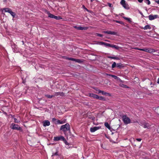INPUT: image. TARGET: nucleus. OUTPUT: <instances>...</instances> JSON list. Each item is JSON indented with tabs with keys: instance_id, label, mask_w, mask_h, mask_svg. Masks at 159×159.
<instances>
[{
	"instance_id": "obj_7",
	"label": "nucleus",
	"mask_w": 159,
	"mask_h": 159,
	"mask_svg": "<svg viewBox=\"0 0 159 159\" xmlns=\"http://www.w3.org/2000/svg\"><path fill=\"white\" fill-rule=\"evenodd\" d=\"M149 19L150 20H153L157 18L158 17V16L157 15H150L148 16Z\"/></svg>"
},
{
	"instance_id": "obj_9",
	"label": "nucleus",
	"mask_w": 159,
	"mask_h": 159,
	"mask_svg": "<svg viewBox=\"0 0 159 159\" xmlns=\"http://www.w3.org/2000/svg\"><path fill=\"white\" fill-rule=\"evenodd\" d=\"M101 128V126L94 127H91L90 129V131L93 133L95 132L96 130L100 129Z\"/></svg>"
},
{
	"instance_id": "obj_40",
	"label": "nucleus",
	"mask_w": 159,
	"mask_h": 159,
	"mask_svg": "<svg viewBox=\"0 0 159 159\" xmlns=\"http://www.w3.org/2000/svg\"><path fill=\"white\" fill-rule=\"evenodd\" d=\"M57 155H58V152H56L54 153H53L52 154V156H57Z\"/></svg>"
},
{
	"instance_id": "obj_50",
	"label": "nucleus",
	"mask_w": 159,
	"mask_h": 159,
	"mask_svg": "<svg viewBox=\"0 0 159 159\" xmlns=\"http://www.w3.org/2000/svg\"><path fill=\"white\" fill-rule=\"evenodd\" d=\"M22 42L23 43V44H24V41H22Z\"/></svg>"
},
{
	"instance_id": "obj_46",
	"label": "nucleus",
	"mask_w": 159,
	"mask_h": 159,
	"mask_svg": "<svg viewBox=\"0 0 159 159\" xmlns=\"http://www.w3.org/2000/svg\"><path fill=\"white\" fill-rule=\"evenodd\" d=\"M156 2H157V4H159V0H158L157 1H156Z\"/></svg>"
},
{
	"instance_id": "obj_49",
	"label": "nucleus",
	"mask_w": 159,
	"mask_h": 159,
	"mask_svg": "<svg viewBox=\"0 0 159 159\" xmlns=\"http://www.w3.org/2000/svg\"><path fill=\"white\" fill-rule=\"evenodd\" d=\"M94 119H95V118L94 117H92V119L93 120H94Z\"/></svg>"
},
{
	"instance_id": "obj_4",
	"label": "nucleus",
	"mask_w": 159,
	"mask_h": 159,
	"mask_svg": "<svg viewBox=\"0 0 159 159\" xmlns=\"http://www.w3.org/2000/svg\"><path fill=\"white\" fill-rule=\"evenodd\" d=\"M10 128L13 129H15L22 131V128L19 125L15 124L14 123H12L11 124Z\"/></svg>"
},
{
	"instance_id": "obj_16",
	"label": "nucleus",
	"mask_w": 159,
	"mask_h": 159,
	"mask_svg": "<svg viewBox=\"0 0 159 159\" xmlns=\"http://www.w3.org/2000/svg\"><path fill=\"white\" fill-rule=\"evenodd\" d=\"M64 95V93L63 92H55V94L54 96H63Z\"/></svg>"
},
{
	"instance_id": "obj_14",
	"label": "nucleus",
	"mask_w": 159,
	"mask_h": 159,
	"mask_svg": "<svg viewBox=\"0 0 159 159\" xmlns=\"http://www.w3.org/2000/svg\"><path fill=\"white\" fill-rule=\"evenodd\" d=\"M89 97H92L94 98L97 99L98 95L93 93H90L89 94Z\"/></svg>"
},
{
	"instance_id": "obj_37",
	"label": "nucleus",
	"mask_w": 159,
	"mask_h": 159,
	"mask_svg": "<svg viewBox=\"0 0 159 159\" xmlns=\"http://www.w3.org/2000/svg\"><path fill=\"white\" fill-rule=\"evenodd\" d=\"M66 59L72 61H74L75 60V59L72 58H70V57H66Z\"/></svg>"
},
{
	"instance_id": "obj_27",
	"label": "nucleus",
	"mask_w": 159,
	"mask_h": 159,
	"mask_svg": "<svg viewBox=\"0 0 159 159\" xmlns=\"http://www.w3.org/2000/svg\"><path fill=\"white\" fill-rule=\"evenodd\" d=\"M74 61L78 63H81L83 62V61L80 59H75Z\"/></svg>"
},
{
	"instance_id": "obj_23",
	"label": "nucleus",
	"mask_w": 159,
	"mask_h": 159,
	"mask_svg": "<svg viewBox=\"0 0 159 159\" xmlns=\"http://www.w3.org/2000/svg\"><path fill=\"white\" fill-rule=\"evenodd\" d=\"M143 127L145 128H148L149 127H150V125L148 123L145 124L143 125Z\"/></svg>"
},
{
	"instance_id": "obj_44",
	"label": "nucleus",
	"mask_w": 159,
	"mask_h": 159,
	"mask_svg": "<svg viewBox=\"0 0 159 159\" xmlns=\"http://www.w3.org/2000/svg\"><path fill=\"white\" fill-rule=\"evenodd\" d=\"M138 1L140 3L142 2L143 1V0H138Z\"/></svg>"
},
{
	"instance_id": "obj_13",
	"label": "nucleus",
	"mask_w": 159,
	"mask_h": 159,
	"mask_svg": "<svg viewBox=\"0 0 159 159\" xmlns=\"http://www.w3.org/2000/svg\"><path fill=\"white\" fill-rule=\"evenodd\" d=\"M66 122V120H58L57 121V124H63Z\"/></svg>"
},
{
	"instance_id": "obj_28",
	"label": "nucleus",
	"mask_w": 159,
	"mask_h": 159,
	"mask_svg": "<svg viewBox=\"0 0 159 159\" xmlns=\"http://www.w3.org/2000/svg\"><path fill=\"white\" fill-rule=\"evenodd\" d=\"M58 120H57L55 118H52V121L54 122V123L55 124H57V121Z\"/></svg>"
},
{
	"instance_id": "obj_17",
	"label": "nucleus",
	"mask_w": 159,
	"mask_h": 159,
	"mask_svg": "<svg viewBox=\"0 0 159 159\" xmlns=\"http://www.w3.org/2000/svg\"><path fill=\"white\" fill-rule=\"evenodd\" d=\"M98 92L99 93H101L103 95H106L107 94L108 95H109L110 94L104 91H101L100 90H98Z\"/></svg>"
},
{
	"instance_id": "obj_25",
	"label": "nucleus",
	"mask_w": 159,
	"mask_h": 159,
	"mask_svg": "<svg viewBox=\"0 0 159 159\" xmlns=\"http://www.w3.org/2000/svg\"><path fill=\"white\" fill-rule=\"evenodd\" d=\"M116 66L117 68H120L123 67L121 63L117 64Z\"/></svg>"
},
{
	"instance_id": "obj_34",
	"label": "nucleus",
	"mask_w": 159,
	"mask_h": 159,
	"mask_svg": "<svg viewBox=\"0 0 159 159\" xmlns=\"http://www.w3.org/2000/svg\"><path fill=\"white\" fill-rule=\"evenodd\" d=\"M117 64L115 62H114L111 66V67L112 68H114L116 66Z\"/></svg>"
},
{
	"instance_id": "obj_36",
	"label": "nucleus",
	"mask_w": 159,
	"mask_h": 159,
	"mask_svg": "<svg viewBox=\"0 0 159 159\" xmlns=\"http://www.w3.org/2000/svg\"><path fill=\"white\" fill-rule=\"evenodd\" d=\"M120 85L121 87H124V88H128L127 86L126 85H125L124 84H120Z\"/></svg>"
},
{
	"instance_id": "obj_2",
	"label": "nucleus",
	"mask_w": 159,
	"mask_h": 159,
	"mask_svg": "<svg viewBox=\"0 0 159 159\" xmlns=\"http://www.w3.org/2000/svg\"><path fill=\"white\" fill-rule=\"evenodd\" d=\"M60 129L64 133L67 131H70V125L69 124L67 123L64 125H61V127Z\"/></svg>"
},
{
	"instance_id": "obj_15",
	"label": "nucleus",
	"mask_w": 159,
	"mask_h": 159,
	"mask_svg": "<svg viewBox=\"0 0 159 159\" xmlns=\"http://www.w3.org/2000/svg\"><path fill=\"white\" fill-rule=\"evenodd\" d=\"M47 13L48 14L49 17L54 19L55 15L51 14L48 11H47Z\"/></svg>"
},
{
	"instance_id": "obj_48",
	"label": "nucleus",
	"mask_w": 159,
	"mask_h": 159,
	"mask_svg": "<svg viewBox=\"0 0 159 159\" xmlns=\"http://www.w3.org/2000/svg\"><path fill=\"white\" fill-rule=\"evenodd\" d=\"M25 78L24 77H22V79L23 80H25Z\"/></svg>"
},
{
	"instance_id": "obj_47",
	"label": "nucleus",
	"mask_w": 159,
	"mask_h": 159,
	"mask_svg": "<svg viewBox=\"0 0 159 159\" xmlns=\"http://www.w3.org/2000/svg\"><path fill=\"white\" fill-rule=\"evenodd\" d=\"M7 0H3L4 2H6Z\"/></svg>"
},
{
	"instance_id": "obj_42",
	"label": "nucleus",
	"mask_w": 159,
	"mask_h": 159,
	"mask_svg": "<svg viewBox=\"0 0 159 159\" xmlns=\"http://www.w3.org/2000/svg\"><path fill=\"white\" fill-rule=\"evenodd\" d=\"M136 140L138 142H140L141 140L142 139L140 138H138L136 139Z\"/></svg>"
},
{
	"instance_id": "obj_10",
	"label": "nucleus",
	"mask_w": 159,
	"mask_h": 159,
	"mask_svg": "<svg viewBox=\"0 0 159 159\" xmlns=\"http://www.w3.org/2000/svg\"><path fill=\"white\" fill-rule=\"evenodd\" d=\"M103 33L107 34H111L113 35H116L117 33L113 32V31H104L103 32Z\"/></svg>"
},
{
	"instance_id": "obj_45",
	"label": "nucleus",
	"mask_w": 159,
	"mask_h": 159,
	"mask_svg": "<svg viewBox=\"0 0 159 159\" xmlns=\"http://www.w3.org/2000/svg\"><path fill=\"white\" fill-rule=\"evenodd\" d=\"M157 83L159 84V78H158L157 80Z\"/></svg>"
},
{
	"instance_id": "obj_18",
	"label": "nucleus",
	"mask_w": 159,
	"mask_h": 159,
	"mask_svg": "<svg viewBox=\"0 0 159 159\" xmlns=\"http://www.w3.org/2000/svg\"><path fill=\"white\" fill-rule=\"evenodd\" d=\"M107 75L110 76H111L113 78L115 79H117L119 78L116 75H111L110 74H107Z\"/></svg>"
},
{
	"instance_id": "obj_8",
	"label": "nucleus",
	"mask_w": 159,
	"mask_h": 159,
	"mask_svg": "<svg viewBox=\"0 0 159 159\" xmlns=\"http://www.w3.org/2000/svg\"><path fill=\"white\" fill-rule=\"evenodd\" d=\"M54 140L55 141H58L60 140H65V138L63 136L55 137L54 138Z\"/></svg>"
},
{
	"instance_id": "obj_51",
	"label": "nucleus",
	"mask_w": 159,
	"mask_h": 159,
	"mask_svg": "<svg viewBox=\"0 0 159 159\" xmlns=\"http://www.w3.org/2000/svg\"><path fill=\"white\" fill-rule=\"evenodd\" d=\"M121 14H122V15H124V14L123 13H121Z\"/></svg>"
},
{
	"instance_id": "obj_35",
	"label": "nucleus",
	"mask_w": 159,
	"mask_h": 159,
	"mask_svg": "<svg viewBox=\"0 0 159 159\" xmlns=\"http://www.w3.org/2000/svg\"><path fill=\"white\" fill-rule=\"evenodd\" d=\"M144 2L145 3L147 4L148 5L150 4V2L149 0H144Z\"/></svg>"
},
{
	"instance_id": "obj_30",
	"label": "nucleus",
	"mask_w": 159,
	"mask_h": 159,
	"mask_svg": "<svg viewBox=\"0 0 159 159\" xmlns=\"http://www.w3.org/2000/svg\"><path fill=\"white\" fill-rule=\"evenodd\" d=\"M13 119L15 122L16 123H18L20 122V121L19 120H17L16 118L14 117Z\"/></svg>"
},
{
	"instance_id": "obj_26",
	"label": "nucleus",
	"mask_w": 159,
	"mask_h": 159,
	"mask_svg": "<svg viewBox=\"0 0 159 159\" xmlns=\"http://www.w3.org/2000/svg\"><path fill=\"white\" fill-rule=\"evenodd\" d=\"M97 99H99L100 100H103V101L105 100V98L104 97H102V96H99L98 95Z\"/></svg>"
},
{
	"instance_id": "obj_6",
	"label": "nucleus",
	"mask_w": 159,
	"mask_h": 159,
	"mask_svg": "<svg viewBox=\"0 0 159 159\" xmlns=\"http://www.w3.org/2000/svg\"><path fill=\"white\" fill-rule=\"evenodd\" d=\"M141 51L149 53L153 52L155 51V50L154 49H151L147 48H141Z\"/></svg>"
},
{
	"instance_id": "obj_22",
	"label": "nucleus",
	"mask_w": 159,
	"mask_h": 159,
	"mask_svg": "<svg viewBox=\"0 0 159 159\" xmlns=\"http://www.w3.org/2000/svg\"><path fill=\"white\" fill-rule=\"evenodd\" d=\"M144 30H147L149 29L150 30L151 29V27L149 25H147L145 26V27L143 28Z\"/></svg>"
},
{
	"instance_id": "obj_29",
	"label": "nucleus",
	"mask_w": 159,
	"mask_h": 159,
	"mask_svg": "<svg viewBox=\"0 0 159 159\" xmlns=\"http://www.w3.org/2000/svg\"><path fill=\"white\" fill-rule=\"evenodd\" d=\"M54 19H55L57 20H59L62 19V18L60 16H55Z\"/></svg>"
},
{
	"instance_id": "obj_41",
	"label": "nucleus",
	"mask_w": 159,
	"mask_h": 159,
	"mask_svg": "<svg viewBox=\"0 0 159 159\" xmlns=\"http://www.w3.org/2000/svg\"><path fill=\"white\" fill-rule=\"evenodd\" d=\"M108 6H109V7H112V4L111 3H108Z\"/></svg>"
},
{
	"instance_id": "obj_38",
	"label": "nucleus",
	"mask_w": 159,
	"mask_h": 159,
	"mask_svg": "<svg viewBox=\"0 0 159 159\" xmlns=\"http://www.w3.org/2000/svg\"><path fill=\"white\" fill-rule=\"evenodd\" d=\"M63 141L64 142V143L66 145H69V143H68L65 139V140H63Z\"/></svg>"
},
{
	"instance_id": "obj_31",
	"label": "nucleus",
	"mask_w": 159,
	"mask_h": 159,
	"mask_svg": "<svg viewBox=\"0 0 159 159\" xmlns=\"http://www.w3.org/2000/svg\"><path fill=\"white\" fill-rule=\"evenodd\" d=\"M45 96L48 98H52L53 97H54V96H53V95H45Z\"/></svg>"
},
{
	"instance_id": "obj_19",
	"label": "nucleus",
	"mask_w": 159,
	"mask_h": 159,
	"mask_svg": "<svg viewBox=\"0 0 159 159\" xmlns=\"http://www.w3.org/2000/svg\"><path fill=\"white\" fill-rule=\"evenodd\" d=\"M104 125L107 128L111 130V127L109 125L108 123V122H105L104 123Z\"/></svg>"
},
{
	"instance_id": "obj_21",
	"label": "nucleus",
	"mask_w": 159,
	"mask_h": 159,
	"mask_svg": "<svg viewBox=\"0 0 159 159\" xmlns=\"http://www.w3.org/2000/svg\"><path fill=\"white\" fill-rule=\"evenodd\" d=\"M107 57L109 58H111V59H116L117 60H120V59L118 57H111V56H108Z\"/></svg>"
},
{
	"instance_id": "obj_1",
	"label": "nucleus",
	"mask_w": 159,
	"mask_h": 159,
	"mask_svg": "<svg viewBox=\"0 0 159 159\" xmlns=\"http://www.w3.org/2000/svg\"><path fill=\"white\" fill-rule=\"evenodd\" d=\"M98 44L101 45H104L106 47H110L113 48H115L116 49H119L120 48V47L116 45L111 44L103 42H98Z\"/></svg>"
},
{
	"instance_id": "obj_3",
	"label": "nucleus",
	"mask_w": 159,
	"mask_h": 159,
	"mask_svg": "<svg viewBox=\"0 0 159 159\" xmlns=\"http://www.w3.org/2000/svg\"><path fill=\"white\" fill-rule=\"evenodd\" d=\"M122 120L124 123L127 124L130 123V120L126 116L124 115L122 116Z\"/></svg>"
},
{
	"instance_id": "obj_24",
	"label": "nucleus",
	"mask_w": 159,
	"mask_h": 159,
	"mask_svg": "<svg viewBox=\"0 0 159 159\" xmlns=\"http://www.w3.org/2000/svg\"><path fill=\"white\" fill-rule=\"evenodd\" d=\"M9 13L13 16V18L15 17L16 15L15 13L12 11L11 10L10 11Z\"/></svg>"
},
{
	"instance_id": "obj_33",
	"label": "nucleus",
	"mask_w": 159,
	"mask_h": 159,
	"mask_svg": "<svg viewBox=\"0 0 159 159\" xmlns=\"http://www.w3.org/2000/svg\"><path fill=\"white\" fill-rule=\"evenodd\" d=\"M123 18L124 19H125L126 20H128L129 22H131V19L130 18L126 17H125V16L123 17Z\"/></svg>"
},
{
	"instance_id": "obj_5",
	"label": "nucleus",
	"mask_w": 159,
	"mask_h": 159,
	"mask_svg": "<svg viewBox=\"0 0 159 159\" xmlns=\"http://www.w3.org/2000/svg\"><path fill=\"white\" fill-rule=\"evenodd\" d=\"M120 4L125 9H129V5L127 3H126L125 0H121Z\"/></svg>"
},
{
	"instance_id": "obj_43",
	"label": "nucleus",
	"mask_w": 159,
	"mask_h": 159,
	"mask_svg": "<svg viewBox=\"0 0 159 159\" xmlns=\"http://www.w3.org/2000/svg\"><path fill=\"white\" fill-rule=\"evenodd\" d=\"M134 49L136 50H139L141 51V48H134Z\"/></svg>"
},
{
	"instance_id": "obj_12",
	"label": "nucleus",
	"mask_w": 159,
	"mask_h": 159,
	"mask_svg": "<svg viewBox=\"0 0 159 159\" xmlns=\"http://www.w3.org/2000/svg\"><path fill=\"white\" fill-rule=\"evenodd\" d=\"M43 125L44 127L49 126L50 125V122L48 120H45L43 121Z\"/></svg>"
},
{
	"instance_id": "obj_52",
	"label": "nucleus",
	"mask_w": 159,
	"mask_h": 159,
	"mask_svg": "<svg viewBox=\"0 0 159 159\" xmlns=\"http://www.w3.org/2000/svg\"><path fill=\"white\" fill-rule=\"evenodd\" d=\"M140 14H141V15H142V13H140Z\"/></svg>"
},
{
	"instance_id": "obj_39",
	"label": "nucleus",
	"mask_w": 159,
	"mask_h": 159,
	"mask_svg": "<svg viewBox=\"0 0 159 159\" xmlns=\"http://www.w3.org/2000/svg\"><path fill=\"white\" fill-rule=\"evenodd\" d=\"M96 35L97 36H99L100 37H102L103 36V35L102 34H99V33H96Z\"/></svg>"
},
{
	"instance_id": "obj_20",
	"label": "nucleus",
	"mask_w": 159,
	"mask_h": 159,
	"mask_svg": "<svg viewBox=\"0 0 159 159\" xmlns=\"http://www.w3.org/2000/svg\"><path fill=\"white\" fill-rule=\"evenodd\" d=\"M3 10L5 12H7L9 13H10L11 10L8 8H4Z\"/></svg>"
},
{
	"instance_id": "obj_11",
	"label": "nucleus",
	"mask_w": 159,
	"mask_h": 159,
	"mask_svg": "<svg viewBox=\"0 0 159 159\" xmlns=\"http://www.w3.org/2000/svg\"><path fill=\"white\" fill-rule=\"evenodd\" d=\"M74 28L78 30H86L88 29V28L86 27H81V26H75Z\"/></svg>"
},
{
	"instance_id": "obj_32",
	"label": "nucleus",
	"mask_w": 159,
	"mask_h": 159,
	"mask_svg": "<svg viewBox=\"0 0 159 159\" xmlns=\"http://www.w3.org/2000/svg\"><path fill=\"white\" fill-rule=\"evenodd\" d=\"M115 22H116V23H119V24H121V25H123L124 24V23L123 22L121 21H120L117 20H115Z\"/></svg>"
}]
</instances>
